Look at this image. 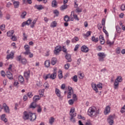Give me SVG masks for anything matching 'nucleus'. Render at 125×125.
Instances as JSON below:
<instances>
[{
	"label": "nucleus",
	"instance_id": "obj_43",
	"mask_svg": "<svg viewBox=\"0 0 125 125\" xmlns=\"http://www.w3.org/2000/svg\"><path fill=\"white\" fill-rule=\"evenodd\" d=\"M97 87H98L100 90L102 89V83H99L97 84Z\"/></svg>",
	"mask_w": 125,
	"mask_h": 125
},
{
	"label": "nucleus",
	"instance_id": "obj_53",
	"mask_svg": "<svg viewBox=\"0 0 125 125\" xmlns=\"http://www.w3.org/2000/svg\"><path fill=\"white\" fill-rule=\"evenodd\" d=\"M73 17H74V19H75V20H77V21H80V19H79V18L78 17V15H77V14H74Z\"/></svg>",
	"mask_w": 125,
	"mask_h": 125
},
{
	"label": "nucleus",
	"instance_id": "obj_14",
	"mask_svg": "<svg viewBox=\"0 0 125 125\" xmlns=\"http://www.w3.org/2000/svg\"><path fill=\"white\" fill-rule=\"evenodd\" d=\"M56 76H57V73L56 71H55L52 74H50V79L51 80H55V79H56Z\"/></svg>",
	"mask_w": 125,
	"mask_h": 125
},
{
	"label": "nucleus",
	"instance_id": "obj_58",
	"mask_svg": "<svg viewBox=\"0 0 125 125\" xmlns=\"http://www.w3.org/2000/svg\"><path fill=\"white\" fill-rule=\"evenodd\" d=\"M12 5V3H10V2H9L6 4V7L8 8H9V7H10V6H11Z\"/></svg>",
	"mask_w": 125,
	"mask_h": 125
},
{
	"label": "nucleus",
	"instance_id": "obj_15",
	"mask_svg": "<svg viewBox=\"0 0 125 125\" xmlns=\"http://www.w3.org/2000/svg\"><path fill=\"white\" fill-rule=\"evenodd\" d=\"M110 110H111V107L110 105H107L106 106L104 110V114L108 115L110 113Z\"/></svg>",
	"mask_w": 125,
	"mask_h": 125
},
{
	"label": "nucleus",
	"instance_id": "obj_54",
	"mask_svg": "<svg viewBox=\"0 0 125 125\" xmlns=\"http://www.w3.org/2000/svg\"><path fill=\"white\" fill-rule=\"evenodd\" d=\"M69 68H70V64L67 63V64H65L64 69H65V70H68V69H69Z\"/></svg>",
	"mask_w": 125,
	"mask_h": 125
},
{
	"label": "nucleus",
	"instance_id": "obj_4",
	"mask_svg": "<svg viewBox=\"0 0 125 125\" xmlns=\"http://www.w3.org/2000/svg\"><path fill=\"white\" fill-rule=\"evenodd\" d=\"M115 119V116L114 115H109L108 118H107V123L110 125H114V120Z\"/></svg>",
	"mask_w": 125,
	"mask_h": 125
},
{
	"label": "nucleus",
	"instance_id": "obj_8",
	"mask_svg": "<svg viewBox=\"0 0 125 125\" xmlns=\"http://www.w3.org/2000/svg\"><path fill=\"white\" fill-rule=\"evenodd\" d=\"M30 75H31V73L30 70L25 71L24 72V77L25 78V79L26 80L27 83H28V81H29V79H30Z\"/></svg>",
	"mask_w": 125,
	"mask_h": 125
},
{
	"label": "nucleus",
	"instance_id": "obj_47",
	"mask_svg": "<svg viewBox=\"0 0 125 125\" xmlns=\"http://www.w3.org/2000/svg\"><path fill=\"white\" fill-rule=\"evenodd\" d=\"M116 52L117 54H120L121 53V48L118 47L116 49Z\"/></svg>",
	"mask_w": 125,
	"mask_h": 125
},
{
	"label": "nucleus",
	"instance_id": "obj_29",
	"mask_svg": "<svg viewBox=\"0 0 125 125\" xmlns=\"http://www.w3.org/2000/svg\"><path fill=\"white\" fill-rule=\"evenodd\" d=\"M67 7H68V5L66 4H63V5L60 7V9L61 10H65V9H66Z\"/></svg>",
	"mask_w": 125,
	"mask_h": 125
},
{
	"label": "nucleus",
	"instance_id": "obj_17",
	"mask_svg": "<svg viewBox=\"0 0 125 125\" xmlns=\"http://www.w3.org/2000/svg\"><path fill=\"white\" fill-rule=\"evenodd\" d=\"M5 114H3L0 116V120L1 121H3L4 123H7V119L5 118Z\"/></svg>",
	"mask_w": 125,
	"mask_h": 125
},
{
	"label": "nucleus",
	"instance_id": "obj_11",
	"mask_svg": "<svg viewBox=\"0 0 125 125\" xmlns=\"http://www.w3.org/2000/svg\"><path fill=\"white\" fill-rule=\"evenodd\" d=\"M14 58V53L13 52H11L10 53L7 55L6 59L9 60V59H13Z\"/></svg>",
	"mask_w": 125,
	"mask_h": 125
},
{
	"label": "nucleus",
	"instance_id": "obj_16",
	"mask_svg": "<svg viewBox=\"0 0 125 125\" xmlns=\"http://www.w3.org/2000/svg\"><path fill=\"white\" fill-rule=\"evenodd\" d=\"M55 92L58 97H61V92L59 89L56 88L55 90Z\"/></svg>",
	"mask_w": 125,
	"mask_h": 125
},
{
	"label": "nucleus",
	"instance_id": "obj_9",
	"mask_svg": "<svg viewBox=\"0 0 125 125\" xmlns=\"http://www.w3.org/2000/svg\"><path fill=\"white\" fill-rule=\"evenodd\" d=\"M81 51L82 52L86 53V52H88V47L86 45H83L81 47Z\"/></svg>",
	"mask_w": 125,
	"mask_h": 125
},
{
	"label": "nucleus",
	"instance_id": "obj_23",
	"mask_svg": "<svg viewBox=\"0 0 125 125\" xmlns=\"http://www.w3.org/2000/svg\"><path fill=\"white\" fill-rule=\"evenodd\" d=\"M18 80L21 83H24V78L23 76H22V75L19 76Z\"/></svg>",
	"mask_w": 125,
	"mask_h": 125
},
{
	"label": "nucleus",
	"instance_id": "obj_26",
	"mask_svg": "<svg viewBox=\"0 0 125 125\" xmlns=\"http://www.w3.org/2000/svg\"><path fill=\"white\" fill-rule=\"evenodd\" d=\"M13 4L14 5L15 8H18V7H19V5L20 4V3H19V1H15L13 2Z\"/></svg>",
	"mask_w": 125,
	"mask_h": 125
},
{
	"label": "nucleus",
	"instance_id": "obj_39",
	"mask_svg": "<svg viewBox=\"0 0 125 125\" xmlns=\"http://www.w3.org/2000/svg\"><path fill=\"white\" fill-rule=\"evenodd\" d=\"M21 61L22 64L23 65H26V64H27V60L25 58L21 59Z\"/></svg>",
	"mask_w": 125,
	"mask_h": 125
},
{
	"label": "nucleus",
	"instance_id": "obj_44",
	"mask_svg": "<svg viewBox=\"0 0 125 125\" xmlns=\"http://www.w3.org/2000/svg\"><path fill=\"white\" fill-rule=\"evenodd\" d=\"M54 122V118L53 117H51L50 120H49V124L50 125H52V124H53V122Z\"/></svg>",
	"mask_w": 125,
	"mask_h": 125
},
{
	"label": "nucleus",
	"instance_id": "obj_6",
	"mask_svg": "<svg viewBox=\"0 0 125 125\" xmlns=\"http://www.w3.org/2000/svg\"><path fill=\"white\" fill-rule=\"evenodd\" d=\"M29 117H30V112H27V111H24L23 112L22 119H23L24 121H27V120H29Z\"/></svg>",
	"mask_w": 125,
	"mask_h": 125
},
{
	"label": "nucleus",
	"instance_id": "obj_19",
	"mask_svg": "<svg viewBox=\"0 0 125 125\" xmlns=\"http://www.w3.org/2000/svg\"><path fill=\"white\" fill-rule=\"evenodd\" d=\"M91 85L93 89L96 91V93H98V89L97 88V85L96 84L93 83Z\"/></svg>",
	"mask_w": 125,
	"mask_h": 125
},
{
	"label": "nucleus",
	"instance_id": "obj_1",
	"mask_svg": "<svg viewBox=\"0 0 125 125\" xmlns=\"http://www.w3.org/2000/svg\"><path fill=\"white\" fill-rule=\"evenodd\" d=\"M87 113L90 117H94L95 115L99 114V109L97 110L95 106H92L89 108Z\"/></svg>",
	"mask_w": 125,
	"mask_h": 125
},
{
	"label": "nucleus",
	"instance_id": "obj_7",
	"mask_svg": "<svg viewBox=\"0 0 125 125\" xmlns=\"http://www.w3.org/2000/svg\"><path fill=\"white\" fill-rule=\"evenodd\" d=\"M3 108L4 112H5V113H7V114H9V113H10V110L9 109V107L7 106L6 104L5 103L3 104Z\"/></svg>",
	"mask_w": 125,
	"mask_h": 125
},
{
	"label": "nucleus",
	"instance_id": "obj_48",
	"mask_svg": "<svg viewBox=\"0 0 125 125\" xmlns=\"http://www.w3.org/2000/svg\"><path fill=\"white\" fill-rule=\"evenodd\" d=\"M16 60L17 61H21L22 60V57L21 56V55L17 57Z\"/></svg>",
	"mask_w": 125,
	"mask_h": 125
},
{
	"label": "nucleus",
	"instance_id": "obj_32",
	"mask_svg": "<svg viewBox=\"0 0 125 125\" xmlns=\"http://www.w3.org/2000/svg\"><path fill=\"white\" fill-rule=\"evenodd\" d=\"M116 29L117 32L118 34H121V32L122 31V29L121 28V27L117 25L116 26Z\"/></svg>",
	"mask_w": 125,
	"mask_h": 125
},
{
	"label": "nucleus",
	"instance_id": "obj_33",
	"mask_svg": "<svg viewBox=\"0 0 125 125\" xmlns=\"http://www.w3.org/2000/svg\"><path fill=\"white\" fill-rule=\"evenodd\" d=\"M71 79L73 82H75V83H77L78 82V76L77 75H75L71 78Z\"/></svg>",
	"mask_w": 125,
	"mask_h": 125
},
{
	"label": "nucleus",
	"instance_id": "obj_50",
	"mask_svg": "<svg viewBox=\"0 0 125 125\" xmlns=\"http://www.w3.org/2000/svg\"><path fill=\"white\" fill-rule=\"evenodd\" d=\"M11 39L12 41H13V42H15V41H17V38L16 36H12Z\"/></svg>",
	"mask_w": 125,
	"mask_h": 125
},
{
	"label": "nucleus",
	"instance_id": "obj_61",
	"mask_svg": "<svg viewBox=\"0 0 125 125\" xmlns=\"http://www.w3.org/2000/svg\"><path fill=\"white\" fill-rule=\"evenodd\" d=\"M18 84H19V83H18V81H15L14 83V86H16L17 87H18Z\"/></svg>",
	"mask_w": 125,
	"mask_h": 125
},
{
	"label": "nucleus",
	"instance_id": "obj_46",
	"mask_svg": "<svg viewBox=\"0 0 125 125\" xmlns=\"http://www.w3.org/2000/svg\"><path fill=\"white\" fill-rule=\"evenodd\" d=\"M120 112L122 113V114H124V113H125V104L121 108Z\"/></svg>",
	"mask_w": 125,
	"mask_h": 125
},
{
	"label": "nucleus",
	"instance_id": "obj_40",
	"mask_svg": "<svg viewBox=\"0 0 125 125\" xmlns=\"http://www.w3.org/2000/svg\"><path fill=\"white\" fill-rule=\"evenodd\" d=\"M106 43L108 44V45H109V46H111V45H113L114 44V42H111L110 41V40H107L106 41Z\"/></svg>",
	"mask_w": 125,
	"mask_h": 125
},
{
	"label": "nucleus",
	"instance_id": "obj_57",
	"mask_svg": "<svg viewBox=\"0 0 125 125\" xmlns=\"http://www.w3.org/2000/svg\"><path fill=\"white\" fill-rule=\"evenodd\" d=\"M76 11L77 12H78V13H81V12H82V11H83V9H80V8L77 7L76 8Z\"/></svg>",
	"mask_w": 125,
	"mask_h": 125
},
{
	"label": "nucleus",
	"instance_id": "obj_36",
	"mask_svg": "<svg viewBox=\"0 0 125 125\" xmlns=\"http://www.w3.org/2000/svg\"><path fill=\"white\" fill-rule=\"evenodd\" d=\"M27 15V12L26 11H24L21 13V18L22 19H24L25 18V17Z\"/></svg>",
	"mask_w": 125,
	"mask_h": 125
},
{
	"label": "nucleus",
	"instance_id": "obj_18",
	"mask_svg": "<svg viewBox=\"0 0 125 125\" xmlns=\"http://www.w3.org/2000/svg\"><path fill=\"white\" fill-rule=\"evenodd\" d=\"M57 63V59L56 58H52L51 60V64L54 66Z\"/></svg>",
	"mask_w": 125,
	"mask_h": 125
},
{
	"label": "nucleus",
	"instance_id": "obj_38",
	"mask_svg": "<svg viewBox=\"0 0 125 125\" xmlns=\"http://www.w3.org/2000/svg\"><path fill=\"white\" fill-rule=\"evenodd\" d=\"M72 42H79V38H77V37H74L73 39L71 40Z\"/></svg>",
	"mask_w": 125,
	"mask_h": 125
},
{
	"label": "nucleus",
	"instance_id": "obj_21",
	"mask_svg": "<svg viewBox=\"0 0 125 125\" xmlns=\"http://www.w3.org/2000/svg\"><path fill=\"white\" fill-rule=\"evenodd\" d=\"M35 8H36V9H38V10H42L43 9V6L42 5H37L36 4L34 6Z\"/></svg>",
	"mask_w": 125,
	"mask_h": 125
},
{
	"label": "nucleus",
	"instance_id": "obj_35",
	"mask_svg": "<svg viewBox=\"0 0 125 125\" xmlns=\"http://www.w3.org/2000/svg\"><path fill=\"white\" fill-rule=\"evenodd\" d=\"M64 21L65 22H69L70 21V17L68 15H66L64 17Z\"/></svg>",
	"mask_w": 125,
	"mask_h": 125
},
{
	"label": "nucleus",
	"instance_id": "obj_2",
	"mask_svg": "<svg viewBox=\"0 0 125 125\" xmlns=\"http://www.w3.org/2000/svg\"><path fill=\"white\" fill-rule=\"evenodd\" d=\"M24 49L25 50V52L23 53V54L24 55H29V57L30 58H33L34 56V54L33 53H31V52L30 51V46L29 45H24Z\"/></svg>",
	"mask_w": 125,
	"mask_h": 125
},
{
	"label": "nucleus",
	"instance_id": "obj_41",
	"mask_svg": "<svg viewBox=\"0 0 125 125\" xmlns=\"http://www.w3.org/2000/svg\"><path fill=\"white\" fill-rule=\"evenodd\" d=\"M103 32L104 33V34H105L106 36H107V37H109V33H108V31H107V30H106V27L105 26H104L103 27Z\"/></svg>",
	"mask_w": 125,
	"mask_h": 125
},
{
	"label": "nucleus",
	"instance_id": "obj_24",
	"mask_svg": "<svg viewBox=\"0 0 125 125\" xmlns=\"http://www.w3.org/2000/svg\"><path fill=\"white\" fill-rule=\"evenodd\" d=\"M37 106H38V104H37L35 102H33L31 103L29 107L35 109V108H37Z\"/></svg>",
	"mask_w": 125,
	"mask_h": 125
},
{
	"label": "nucleus",
	"instance_id": "obj_27",
	"mask_svg": "<svg viewBox=\"0 0 125 125\" xmlns=\"http://www.w3.org/2000/svg\"><path fill=\"white\" fill-rule=\"evenodd\" d=\"M13 34H14V30L9 31L8 32H7V37H12Z\"/></svg>",
	"mask_w": 125,
	"mask_h": 125
},
{
	"label": "nucleus",
	"instance_id": "obj_51",
	"mask_svg": "<svg viewBox=\"0 0 125 125\" xmlns=\"http://www.w3.org/2000/svg\"><path fill=\"white\" fill-rule=\"evenodd\" d=\"M57 26V23H56V21H53V23L51 24V27L53 28H54V27H56Z\"/></svg>",
	"mask_w": 125,
	"mask_h": 125
},
{
	"label": "nucleus",
	"instance_id": "obj_42",
	"mask_svg": "<svg viewBox=\"0 0 125 125\" xmlns=\"http://www.w3.org/2000/svg\"><path fill=\"white\" fill-rule=\"evenodd\" d=\"M54 14H55L56 16L58 17V16H59V11L57 10H55L53 11Z\"/></svg>",
	"mask_w": 125,
	"mask_h": 125
},
{
	"label": "nucleus",
	"instance_id": "obj_55",
	"mask_svg": "<svg viewBox=\"0 0 125 125\" xmlns=\"http://www.w3.org/2000/svg\"><path fill=\"white\" fill-rule=\"evenodd\" d=\"M75 113H76V112H75V108H71L70 111V114H71V115L74 114H75Z\"/></svg>",
	"mask_w": 125,
	"mask_h": 125
},
{
	"label": "nucleus",
	"instance_id": "obj_3",
	"mask_svg": "<svg viewBox=\"0 0 125 125\" xmlns=\"http://www.w3.org/2000/svg\"><path fill=\"white\" fill-rule=\"evenodd\" d=\"M98 56H99L98 59L100 62H104V58L106 57V54L104 52H100L98 53Z\"/></svg>",
	"mask_w": 125,
	"mask_h": 125
},
{
	"label": "nucleus",
	"instance_id": "obj_59",
	"mask_svg": "<svg viewBox=\"0 0 125 125\" xmlns=\"http://www.w3.org/2000/svg\"><path fill=\"white\" fill-rule=\"evenodd\" d=\"M26 25H28V22H26V21H24L21 24V27L23 28V27H25Z\"/></svg>",
	"mask_w": 125,
	"mask_h": 125
},
{
	"label": "nucleus",
	"instance_id": "obj_37",
	"mask_svg": "<svg viewBox=\"0 0 125 125\" xmlns=\"http://www.w3.org/2000/svg\"><path fill=\"white\" fill-rule=\"evenodd\" d=\"M114 85L115 89H116L117 87H119V82H118L117 80L115 81Z\"/></svg>",
	"mask_w": 125,
	"mask_h": 125
},
{
	"label": "nucleus",
	"instance_id": "obj_34",
	"mask_svg": "<svg viewBox=\"0 0 125 125\" xmlns=\"http://www.w3.org/2000/svg\"><path fill=\"white\" fill-rule=\"evenodd\" d=\"M115 81H116L118 83H122V82H123V79H122L121 76H118V77H117V78L115 80Z\"/></svg>",
	"mask_w": 125,
	"mask_h": 125
},
{
	"label": "nucleus",
	"instance_id": "obj_45",
	"mask_svg": "<svg viewBox=\"0 0 125 125\" xmlns=\"http://www.w3.org/2000/svg\"><path fill=\"white\" fill-rule=\"evenodd\" d=\"M33 93L31 92H29L27 93V96L29 98H32L33 97Z\"/></svg>",
	"mask_w": 125,
	"mask_h": 125
},
{
	"label": "nucleus",
	"instance_id": "obj_63",
	"mask_svg": "<svg viewBox=\"0 0 125 125\" xmlns=\"http://www.w3.org/2000/svg\"><path fill=\"white\" fill-rule=\"evenodd\" d=\"M45 80H47V79H50V74H47L45 77Z\"/></svg>",
	"mask_w": 125,
	"mask_h": 125
},
{
	"label": "nucleus",
	"instance_id": "obj_31",
	"mask_svg": "<svg viewBox=\"0 0 125 125\" xmlns=\"http://www.w3.org/2000/svg\"><path fill=\"white\" fill-rule=\"evenodd\" d=\"M36 108H37V112L38 113H42V106L40 105H37Z\"/></svg>",
	"mask_w": 125,
	"mask_h": 125
},
{
	"label": "nucleus",
	"instance_id": "obj_56",
	"mask_svg": "<svg viewBox=\"0 0 125 125\" xmlns=\"http://www.w3.org/2000/svg\"><path fill=\"white\" fill-rule=\"evenodd\" d=\"M91 35V31H87L85 34H84V36L85 37H88L89 36H90Z\"/></svg>",
	"mask_w": 125,
	"mask_h": 125
},
{
	"label": "nucleus",
	"instance_id": "obj_49",
	"mask_svg": "<svg viewBox=\"0 0 125 125\" xmlns=\"http://www.w3.org/2000/svg\"><path fill=\"white\" fill-rule=\"evenodd\" d=\"M44 87L46 89V88H48L49 87V84L47 83H45L43 85Z\"/></svg>",
	"mask_w": 125,
	"mask_h": 125
},
{
	"label": "nucleus",
	"instance_id": "obj_30",
	"mask_svg": "<svg viewBox=\"0 0 125 125\" xmlns=\"http://www.w3.org/2000/svg\"><path fill=\"white\" fill-rule=\"evenodd\" d=\"M52 7H56L57 6V1L56 0H53L52 2Z\"/></svg>",
	"mask_w": 125,
	"mask_h": 125
},
{
	"label": "nucleus",
	"instance_id": "obj_28",
	"mask_svg": "<svg viewBox=\"0 0 125 125\" xmlns=\"http://www.w3.org/2000/svg\"><path fill=\"white\" fill-rule=\"evenodd\" d=\"M92 42H98V41H99V39L98 38H95L94 36H92L91 38Z\"/></svg>",
	"mask_w": 125,
	"mask_h": 125
},
{
	"label": "nucleus",
	"instance_id": "obj_52",
	"mask_svg": "<svg viewBox=\"0 0 125 125\" xmlns=\"http://www.w3.org/2000/svg\"><path fill=\"white\" fill-rule=\"evenodd\" d=\"M81 61H82V59L81 58H79L77 60V65H78V66L81 65Z\"/></svg>",
	"mask_w": 125,
	"mask_h": 125
},
{
	"label": "nucleus",
	"instance_id": "obj_20",
	"mask_svg": "<svg viewBox=\"0 0 125 125\" xmlns=\"http://www.w3.org/2000/svg\"><path fill=\"white\" fill-rule=\"evenodd\" d=\"M40 99L41 96L39 95L34 96L33 99L34 102H38V101H39V100H40Z\"/></svg>",
	"mask_w": 125,
	"mask_h": 125
},
{
	"label": "nucleus",
	"instance_id": "obj_13",
	"mask_svg": "<svg viewBox=\"0 0 125 125\" xmlns=\"http://www.w3.org/2000/svg\"><path fill=\"white\" fill-rule=\"evenodd\" d=\"M77 116V113H74L73 114H70V121L72 122V123H76V119H75V117Z\"/></svg>",
	"mask_w": 125,
	"mask_h": 125
},
{
	"label": "nucleus",
	"instance_id": "obj_25",
	"mask_svg": "<svg viewBox=\"0 0 125 125\" xmlns=\"http://www.w3.org/2000/svg\"><path fill=\"white\" fill-rule=\"evenodd\" d=\"M44 65L45 67H46V68H48L49 66H50V61L49 60H46L44 62Z\"/></svg>",
	"mask_w": 125,
	"mask_h": 125
},
{
	"label": "nucleus",
	"instance_id": "obj_5",
	"mask_svg": "<svg viewBox=\"0 0 125 125\" xmlns=\"http://www.w3.org/2000/svg\"><path fill=\"white\" fill-rule=\"evenodd\" d=\"M37 119L36 114L29 112V119L31 122H34Z\"/></svg>",
	"mask_w": 125,
	"mask_h": 125
},
{
	"label": "nucleus",
	"instance_id": "obj_64",
	"mask_svg": "<svg viewBox=\"0 0 125 125\" xmlns=\"http://www.w3.org/2000/svg\"><path fill=\"white\" fill-rule=\"evenodd\" d=\"M85 125H92V124L90 123V120H88V122H86Z\"/></svg>",
	"mask_w": 125,
	"mask_h": 125
},
{
	"label": "nucleus",
	"instance_id": "obj_22",
	"mask_svg": "<svg viewBox=\"0 0 125 125\" xmlns=\"http://www.w3.org/2000/svg\"><path fill=\"white\" fill-rule=\"evenodd\" d=\"M65 59L68 60L67 62H71L72 59H71V54L67 53L65 56Z\"/></svg>",
	"mask_w": 125,
	"mask_h": 125
},
{
	"label": "nucleus",
	"instance_id": "obj_62",
	"mask_svg": "<svg viewBox=\"0 0 125 125\" xmlns=\"http://www.w3.org/2000/svg\"><path fill=\"white\" fill-rule=\"evenodd\" d=\"M27 99H28V96L26 95H24L23 97V100L24 101H27Z\"/></svg>",
	"mask_w": 125,
	"mask_h": 125
},
{
	"label": "nucleus",
	"instance_id": "obj_12",
	"mask_svg": "<svg viewBox=\"0 0 125 125\" xmlns=\"http://www.w3.org/2000/svg\"><path fill=\"white\" fill-rule=\"evenodd\" d=\"M61 46H57L55 48V50L54 51L55 54H58L60 51H61Z\"/></svg>",
	"mask_w": 125,
	"mask_h": 125
},
{
	"label": "nucleus",
	"instance_id": "obj_10",
	"mask_svg": "<svg viewBox=\"0 0 125 125\" xmlns=\"http://www.w3.org/2000/svg\"><path fill=\"white\" fill-rule=\"evenodd\" d=\"M6 76L9 80H13V75L11 72L9 71H7L6 72Z\"/></svg>",
	"mask_w": 125,
	"mask_h": 125
},
{
	"label": "nucleus",
	"instance_id": "obj_60",
	"mask_svg": "<svg viewBox=\"0 0 125 125\" xmlns=\"http://www.w3.org/2000/svg\"><path fill=\"white\" fill-rule=\"evenodd\" d=\"M80 46V45L79 44H77L75 45V47L74 48V51H77V50H78V49H79V47Z\"/></svg>",
	"mask_w": 125,
	"mask_h": 125
}]
</instances>
